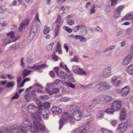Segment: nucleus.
Listing matches in <instances>:
<instances>
[{"mask_svg":"<svg viewBox=\"0 0 133 133\" xmlns=\"http://www.w3.org/2000/svg\"><path fill=\"white\" fill-rule=\"evenodd\" d=\"M5 7L4 6H0V13H3L4 11Z\"/></svg>","mask_w":133,"mask_h":133,"instance_id":"obj_63","label":"nucleus"},{"mask_svg":"<svg viewBox=\"0 0 133 133\" xmlns=\"http://www.w3.org/2000/svg\"><path fill=\"white\" fill-rule=\"evenodd\" d=\"M104 101L105 102H110L111 100V97L110 95H107L104 96Z\"/></svg>","mask_w":133,"mask_h":133,"instance_id":"obj_21","label":"nucleus"},{"mask_svg":"<svg viewBox=\"0 0 133 133\" xmlns=\"http://www.w3.org/2000/svg\"><path fill=\"white\" fill-rule=\"evenodd\" d=\"M95 6H92V8L90 10V13L91 14H93L95 13Z\"/></svg>","mask_w":133,"mask_h":133,"instance_id":"obj_56","label":"nucleus"},{"mask_svg":"<svg viewBox=\"0 0 133 133\" xmlns=\"http://www.w3.org/2000/svg\"><path fill=\"white\" fill-rule=\"evenodd\" d=\"M29 22V19H26L23 22L20 24L19 28V30H22L24 26L25 25H28Z\"/></svg>","mask_w":133,"mask_h":133,"instance_id":"obj_15","label":"nucleus"},{"mask_svg":"<svg viewBox=\"0 0 133 133\" xmlns=\"http://www.w3.org/2000/svg\"><path fill=\"white\" fill-rule=\"evenodd\" d=\"M23 123L25 127H29L31 126L32 124L29 121L28 119L26 118H24L23 119Z\"/></svg>","mask_w":133,"mask_h":133,"instance_id":"obj_16","label":"nucleus"},{"mask_svg":"<svg viewBox=\"0 0 133 133\" xmlns=\"http://www.w3.org/2000/svg\"><path fill=\"white\" fill-rule=\"evenodd\" d=\"M71 62L75 61L78 62V58L77 56H75L74 58L71 60Z\"/></svg>","mask_w":133,"mask_h":133,"instance_id":"obj_58","label":"nucleus"},{"mask_svg":"<svg viewBox=\"0 0 133 133\" xmlns=\"http://www.w3.org/2000/svg\"><path fill=\"white\" fill-rule=\"evenodd\" d=\"M82 115V114L81 111H79L77 112H76L73 114L69 115V119L71 122H73L74 120L78 121L81 119V117Z\"/></svg>","mask_w":133,"mask_h":133,"instance_id":"obj_4","label":"nucleus"},{"mask_svg":"<svg viewBox=\"0 0 133 133\" xmlns=\"http://www.w3.org/2000/svg\"><path fill=\"white\" fill-rule=\"evenodd\" d=\"M69 100L68 98L67 97H64L60 99V100L61 102H66Z\"/></svg>","mask_w":133,"mask_h":133,"instance_id":"obj_48","label":"nucleus"},{"mask_svg":"<svg viewBox=\"0 0 133 133\" xmlns=\"http://www.w3.org/2000/svg\"><path fill=\"white\" fill-rule=\"evenodd\" d=\"M130 90L128 86H127L125 87L122 89L121 90V93L123 96H125L129 94Z\"/></svg>","mask_w":133,"mask_h":133,"instance_id":"obj_12","label":"nucleus"},{"mask_svg":"<svg viewBox=\"0 0 133 133\" xmlns=\"http://www.w3.org/2000/svg\"><path fill=\"white\" fill-rule=\"evenodd\" d=\"M79 38V39H80V41L81 42L83 41L85 42L86 41L85 38L83 37L82 36H81Z\"/></svg>","mask_w":133,"mask_h":133,"instance_id":"obj_59","label":"nucleus"},{"mask_svg":"<svg viewBox=\"0 0 133 133\" xmlns=\"http://www.w3.org/2000/svg\"><path fill=\"white\" fill-rule=\"evenodd\" d=\"M65 83L66 85L69 86L71 88H74L75 87V85L74 84L69 81V82H65Z\"/></svg>","mask_w":133,"mask_h":133,"instance_id":"obj_37","label":"nucleus"},{"mask_svg":"<svg viewBox=\"0 0 133 133\" xmlns=\"http://www.w3.org/2000/svg\"><path fill=\"white\" fill-rule=\"evenodd\" d=\"M15 84L14 82L12 81L11 82H9L6 85V87L7 88H10L13 87Z\"/></svg>","mask_w":133,"mask_h":133,"instance_id":"obj_38","label":"nucleus"},{"mask_svg":"<svg viewBox=\"0 0 133 133\" xmlns=\"http://www.w3.org/2000/svg\"><path fill=\"white\" fill-rule=\"evenodd\" d=\"M49 74L50 76L52 78H54L55 76V73L54 72L51 71L50 72Z\"/></svg>","mask_w":133,"mask_h":133,"instance_id":"obj_62","label":"nucleus"},{"mask_svg":"<svg viewBox=\"0 0 133 133\" xmlns=\"http://www.w3.org/2000/svg\"><path fill=\"white\" fill-rule=\"evenodd\" d=\"M27 110L28 112L32 114L31 116L34 119H38L39 121H42L40 117L37 115L39 112L41 111V109L38 110L35 105L33 104H29L27 107Z\"/></svg>","mask_w":133,"mask_h":133,"instance_id":"obj_2","label":"nucleus"},{"mask_svg":"<svg viewBox=\"0 0 133 133\" xmlns=\"http://www.w3.org/2000/svg\"><path fill=\"white\" fill-rule=\"evenodd\" d=\"M124 6L123 5H121L118 7L117 9L115 10L121 13L124 8Z\"/></svg>","mask_w":133,"mask_h":133,"instance_id":"obj_35","label":"nucleus"},{"mask_svg":"<svg viewBox=\"0 0 133 133\" xmlns=\"http://www.w3.org/2000/svg\"><path fill=\"white\" fill-rule=\"evenodd\" d=\"M74 23V21L72 20H68L67 22V24L70 25H72Z\"/></svg>","mask_w":133,"mask_h":133,"instance_id":"obj_55","label":"nucleus"},{"mask_svg":"<svg viewBox=\"0 0 133 133\" xmlns=\"http://www.w3.org/2000/svg\"><path fill=\"white\" fill-rule=\"evenodd\" d=\"M80 108L78 105L72 104L70 106L71 111L73 114L80 111Z\"/></svg>","mask_w":133,"mask_h":133,"instance_id":"obj_8","label":"nucleus"},{"mask_svg":"<svg viewBox=\"0 0 133 133\" xmlns=\"http://www.w3.org/2000/svg\"><path fill=\"white\" fill-rule=\"evenodd\" d=\"M35 121H33V124L34 127L32 125L30 126L29 127L30 131L34 132H38L39 130L43 132L46 130V127L45 125L42 123V120L39 121L38 119H35Z\"/></svg>","mask_w":133,"mask_h":133,"instance_id":"obj_1","label":"nucleus"},{"mask_svg":"<svg viewBox=\"0 0 133 133\" xmlns=\"http://www.w3.org/2000/svg\"><path fill=\"white\" fill-rule=\"evenodd\" d=\"M57 75L60 78L64 79L66 76V73L63 71H61L59 74H58Z\"/></svg>","mask_w":133,"mask_h":133,"instance_id":"obj_26","label":"nucleus"},{"mask_svg":"<svg viewBox=\"0 0 133 133\" xmlns=\"http://www.w3.org/2000/svg\"><path fill=\"white\" fill-rule=\"evenodd\" d=\"M126 116V115L125 113L121 114L120 120L121 121H123L125 119Z\"/></svg>","mask_w":133,"mask_h":133,"instance_id":"obj_46","label":"nucleus"},{"mask_svg":"<svg viewBox=\"0 0 133 133\" xmlns=\"http://www.w3.org/2000/svg\"><path fill=\"white\" fill-rule=\"evenodd\" d=\"M25 99L27 102H30L31 98L30 95L28 94H26L25 96Z\"/></svg>","mask_w":133,"mask_h":133,"instance_id":"obj_33","label":"nucleus"},{"mask_svg":"<svg viewBox=\"0 0 133 133\" xmlns=\"http://www.w3.org/2000/svg\"><path fill=\"white\" fill-rule=\"evenodd\" d=\"M131 121L130 120H128L125 123H124L126 124L127 127L128 126H130L131 125Z\"/></svg>","mask_w":133,"mask_h":133,"instance_id":"obj_60","label":"nucleus"},{"mask_svg":"<svg viewBox=\"0 0 133 133\" xmlns=\"http://www.w3.org/2000/svg\"><path fill=\"white\" fill-rule=\"evenodd\" d=\"M10 131L9 133H19L18 125L17 124L12 125L10 128Z\"/></svg>","mask_w":133,"mask_h":133,"instance_id":"obj_10","label":"nucleus"},{"mask_svg":"<svg viewBox=\"0 0 133 133\" xmlns=\"http://www.w3.org/2000/svg\"><path fill=\"white\" fill-rule=\"evenodd\" d=\"M69 118V115L68 112H65L63 113L62 118L59 120V130H60L64 125V121H66L68 120L70 121Z\"/></svg>","mask_w":133,"mask_h":133,"instance_id":"obj_3","label":"nucleus"},{"mask_svg":"<svg viewBox=\"0 0 133 133\" xmlns=\"http://www.w3.org/2000/svg\"><path fill=\"white\" fill-rule=\"evenodd\" d=\"M40 98L41 100L46 101L49 99V96L48 95H46L44 96H41Z\"/></svg>","mask_w":133,"mask_h":133,"instance_id":"obj_41","label":"nucleus"},{"mask_svg":"<svg viewBox=\"0 0 133 133\" xmlns=\"http://www.w3.org/2000/svg\"><path fill=\"white\" fill-rule=\"evenodd\" d=\"M100 130L103 133H112V131L108 130L107 129L102 128Z\"/></svg>","mask_w":133,"mask_h":133,"instance_id":"obj_34","label":"nucleus"},{"mask_svg":"<svg viewBox=\"0 0 133 133\" xmlns=\"http://www.w3.org/2000/svg\"><path fill=\"white\" fill-rule=\"evenodd\" d=\"M61 25L59 24H57L56 25V28L55 30V36L56 37L58 35L59 33L60 30V28Z\"/></svg>","mask_w":133,"mask_h":133,"instance_id":"obj_20","label":"nucleus"},{"mask_svg":"<svg viewBox=\"0 0 133 133\" xmlns=\"http://www.w3.org/2000/svg\"><path fill=\"white\" fill-rule=\"evenodd\" d=\"M45 91L47 92L50 95H52L53 94V91L52 90H50L49 88H46L45 89Z\"/></svg>","mask_w":133,"mask_h":133,"instance_id":"obj_50","label":"nucleus"},{"mask_svg":"<svg viewBox=\"0 0 133 133\" xmlns=\"http://www.w3.org/2000/svg\"><path fill=\"white\" fill-rule=\"evenodd\" d=\"M19 130L21 133H27L26 130L25 128L22 125H20L19 126Z\"/></svg>","mask_w":133,"mask_h":133,"instance_id":"obj_28","label":"nucleus"},{"mask_svg":"<svg viewBox=\"0 0 133 133\" xmlns=\"http://www.w3.org/2000/svg\"><path fill=\"white\" fill-rule=\"evenodd\" d=\"M127 129L126 124L122 123L119 125L117 129V131L119 133H123Z\"/></svg>","mask_w":133,"mask_h":133,"instance_id":"obj_9","label":"nucleus"},{"mask_svg":"<svg viewBox=\"0 0 133 133\" xmlns=\"http://www.w3.org/2000/svg\"><path fill=\"white\" fill-rule=\"evenodd\" d=\"M90 115L89 112L87 110H85L84 111H82V114L83 116L84 117H88Z\"/></svg>","mask_w":133,"mask_h":133,"instance_id":"obj_42","label":"nucleus"},{"mask_svg":"<svg viewBox=\"0 0 133 133\" xmlns=\"http://www.w3.org/2000/svg\"><path fill=\"white\" fill-rule=\"evenodd\" d=\"M116 76H113L112 78L111 82L113 84H115L116 81Z\"/></svg>","mask_w":133,"mask_h":133,"instance_id":"obj_52","label":"nucleus"},{"mask_svg":"<svg viewBox=\"0 0 133 133\" xmlns=\"http://www.w3.org/2000/svg\"><path fill=\"white\" fill-rule=\"evenodd\" d=\"M44 113L43 112V110L41 109V111L40 112H39L38 113V114L37 115H39L41 118L40 115H41L43 116L44 118H48L49 116L50 115V113L48 112H47V111H44Z\"/></svg>","mask_w":133,"mask_h":133,"instance_id":"obj_14","label":"nucleus"},{"mask_svg":"<svg viewBox=\"0 0 133 133\" xmlns=\"http://www.w3.org/2000/svg\"><path fill=\"white\" fill-rule=\"evenodd\" d=\"M16 40H12V41H9L8 39H6L3 40V42L4 44V45H6L12 42L15 41Z\"/></svg>","mask_w":133,"mask_h":133,"instance_id":"obj_40","label":"nucleus"},{"mask_svg":"<svg viewBox=\"0 0 133 133\" xmlns=\"http://www.w3.org/2000/svg\"><path fill=\"white\" fill-rule=\"evenodd\" d=\"M97 88L100 91H105L110 88L108 83L104 81H102L97 84L96 86Z\"/></svg>","mask_w":133,"mask_h":133,"instance_id":"obj_5","label":"nucleus"},{"mask_svg":"<svg viewBox=\"0 0 133 133\" xmlns=\"http://www.w3.org/2000/svg\"><path fill=\"white\" fill-rule=\"evenodd\" d=\"M58 52L59 54H61V46L59 41L58 42L56 48V52Z\"/></svg>","mask_w":133,"mask_h":133,"instance_id":"obj_23","label":"nucleus"},{"mask_svg":"<svg viewBox=\"0 0 133 133\" xmlns=\"http://www.w3.org/2000/svg\"><path fill=\"white\" fill-rule=\"evenodd\" d=\"M120 13L117 11L115 10L114 12V17H115L117 18L120 16Z\"/></svg>","mask_w":133,"mask_h":133,"instance_id":"obj_49","label":"nucleus"},{"mask_svg":"<svg viewBox=\"0 0 133 133\" xmlns=\"http://www.w3.org/2000/svg\"><path fill=\"white\" fill-rule=\"evenodd\" d=\"M117 123V121L115 120H113L111 122V124L113 126H115Z\"/></svg>","mask_w":133,"mask_h":133,"instance_id":"obj_54","label":"nucleus"},{"mask_svg":"<svg viewBox=\"0 0 133 133\" xmlns=\"http://www.w3.org/2000/svg\"><path fill=\"white\" fill-rule=\"evenodd\" d=\"M51 58L53 59L54 61H57L58 60L59 57L55 55V52H54L52 55Z\"/></svg>","mask_w":133,"mask_h":133,"instance_id":"obj_30","label":"nucleus"},{"mask_svg":"<svg viewBox=\"0 0 133 133\" xmlns=\"http://www.w3.org/2000/svg\"><path fill=\"white\" fill-rule=\"evenodd\" d=\"M111 108L115 111H119L121 108V101L116 100L112 102Z\"/></svg>","mask_w":133,"mask_h":133,"instance_id":"obj_6","label":"nucleus"},{"mask_svg":"<svg viewBox=\"0 0 133 133\" xmlns=\"http://www.w3.org/2000/svg\"><path fill=\"white\" fill-rule=\"evenodd\" d=\"M114 110L113 109V108H111L107 109L105 110V111L107 113H108L109 114H112L114 112Z\"/></svg>","mask_w":133,"mask_h":133,"instance_id":"obj_39","label":"nucleus"},{"mask_svg":"<svg viewBox=\"0 0 133 133\" xmlns=\"http://www.w3.org/2000/svg\"><path fill=\"white\" fill-rule=\"evenodd\" d=\"M54 45V43H52L50 45H49L47 46L48 49V50H52V47Z\"/></svg>","mask_w":133,"mask_h":133,"instance_id":"obj_53","label":"nucleus"},{"mask_svg":"<svg viewBox=\"0 0 133 133\" xmlns=\"http://www.w3.org/2000/svg\"><path fill=\"white\" fill-rule=\"evenodd\" d=\"M51 110L53 113L57 115L61 114L62 112V110L61 109L57 107H53Z\"/></svg>","mask_w":133,"mask_h":133,"instance_id":"obj_13","label":"nucleus"},{"mask_svg":"<svg viewBox=\"0 0 133 133\" xmlns=\"http://www.w3.org/2000/svg\"><path fill=\"white\" fill-rule=\"evenodd\" d=\"M104 113V111L103 110H101L99 111L97 114L96 118L98 120L102 118Z\"/></svg>","mask_w":133,"mask_h":133,"instance_id":"obj_17","label":"nucleus"},{"mask_svg":"<svg viewBox=\"0 0 133 133\" xmlns=\"http://www.w3.org/2000/svg\"><path fill=\"white\" fill-rule=\"evenodd\" d=\"M78 129L80 131L79 133H85L87 131V129L84 126H82L79 127Z\"/></svg>","mask_w":133,"mask_h":133,"instance_id":"obj_24","label":"nucleus"},{"mask_svg":"<svg viewBox=\"0 0 133 133\" xmlns=\"http://www.w3.org/2000/svg\"><path fill=\"white\" fill-rule=\"evenodd\" d=\"M99 99L97 98H94L93 99L91 100L90 102H89V103L91 105L90 106L92 105L93 104H94V103H95L96 104L99 101Z\"/></svg>","mask_w":133,"mask_h":133,"instance_id":"obj_36","label":"nucleus"},{"mask_svg":"<svg viewBox=\"0 0 133 133\" xmlns=\"http://www.w3.org/2000/svg\"><path fill=\"white\" fill-rule=\"evenodd\" d=\"M45 91L47 92L50 95H52L53 94V91L52 90H50L49 88H46L45 89Z\"/></svg>","mask_w":133,"mask_h":133,"instance_id":"obj_51","label":"nucleus"},{"mask_svg":"<svg viewBox=\"0 0 133 133\" xmlns=\"http://www.w3.org/2000/svg\"><path fill=\"white\" fill-rule=\"evenodd\" d=\"M7 35L8 36H10L11 39L12 40H14L15 39V36L14 35V34L13 31H11L10 32L8 33H7Z\"/></svg>","mask_w":133,"mask_h":133,"instance_id":"obj_25","label":"nucleus"},{"mask_svg":"<svg viewBox=\"0 0 133 133\" xmlns=\"http://www.w3.org/2000/svg\"><path fill=\"white\" fill-rule=\"evenodd\" d=\"M19 43H16L11 46V49L14 50L16 49L19 47Z\"/></svg>","mask_w":133,"mask_h":133,"instance_id":"obj_29","label":"nucleus"},{"mask_svg":"<svg viewBox=\"0 0 133 133\" xmlns=\"http://www.w3.org/2000/svg\"><path fill=\"white\" fill-rule=\"evenodd\" d=\"M18 97L19 95L18 92H17L15 95L12 98V99H16L18 98Z\"/></svg>","mask_w":133,"mask_h":133,"instance_id":"obj_61","label":"nucleus"},{"mask_svg":"<svg viewBox=\"0 0 133 133\" xmlns=\"http://www.w3.org/2000/svg\"><path fill=\"white\" fill-rule=\"evenodd\" d=\"M77 73L79 75H82V74L85 75H87L85 71L84 70L80 68L79 69V71H78Z\"/></svg>","mask_w":133,"mask_h":133,"instance_id":"obj_43","label":"nucleus"},{"mask_svg":"<svg viewBox=\"0 0 133 133\" xmlns=\"http://www.w3.org/2000/svg\"><path fill=\"white\" fill-rule=\"evenodd\" d=\"M50 105V103L49 102H46L43 104V107L45 109H48Z\"/></svg>","mask_w":133,"mask_h":133,"instance_id":"obj_32","label":"nucleus"},{"mask_svg":"<svg viewBox=\"0 0 133 133\" xmlns=\"http://www.w3.org/2000/svg\"><path fill=\"white\" fill-rule=\"evenodd\" d=\"M50 28L49 27L47 26L46 25H45L44 26L43 30V33L44 34H46L50 32Z\"/></svg>","mask_w":133,"mask_h":133,"instance_id":"obj_27","label":"nucleus"},{"mask_svg":"<svg viewBox=\"0 0 133 133\" xmlns=\"http://www.w3.org/2000/svg\"><path fill=\"white\" fill-rule=\"evenodd\" d=\"M58 17H57V18L55 21L56 23H58V24H59L60 25H61V18L60 16L59 15H58L57 16Z\"/></svg>","mask_w":133,"mask_h":133,"instance_id":"obj_44","label":"nucleus"},{"mask_svg":"<svg viewBox=\"0 0 133 133\" xmlns=\"http://www.w3.org/2000/svg\"><path fill=\"white\" fill-rule=\"evenodd\" d=\"M63 28L65 30L69 33H71L72 32V29L70 28L69 27L65 26H64Z\"/></svg>","mask_w":133,"mask_h":133,"instance_id":"obj_45","label":"nucleus"},{"mask_svg":"<svg viewBox=\"0 0 133 133\" xmlns=\"http://www.w3.org/2000/svg\"><path fill=\"white\" fill-rule=\"evenodd\" d=\"M132 52L129 54L124 59L122 63L125 65H127L130 63L132 60Z\"/></svg>","mask_w":133,"mask_h":133,"instance_id":"obj_7","label":"nucleus"},{"mask_svg":"<svg viewBox=\"0 0 133 133\" xmlns=\"http://www.w3.org/2000/svg\"><path fill=\"white\" fill-rule=\"evenodd\" d=\"M127 71L130 75H133V64H130L127 69Z\"/></svg>","mask_w":133,"mask_h":133,"instance_id":"obj_19","label":"nucleus"},{"mask_svg":"<svg viewBox=\"0 0 133 133\" xmlns=\"http://www.w3.org/2000/svg\"><path fill=\"white\" fill-rule=\"evenodd\" d=\"M53 94H58L59 92V89L58 88H54L52 89Z\"/></svg>","mask_w":133,"mask_h":133,"instance_id":"obj_47","label":"nucleus"},{"mask_svg":"<svg viewBox=\"0 0 133 133\" xmlns=\"http://www.w3.org/2000/svg\"><path fill=\"white\" fill-rule=\"evenodd\" d=\"M34 35V34L32 35L31 34H30L29 35L27 41L28 43H29L31 42Z\"/></svg>","mask_w":133,"mask_h":133,"instance_id":"obj_31","label":"nucleus"},{"mask_svg":"<svg viewBox=\"0 0 133 133\" xmlns=\"http://www.w3.org/2000/svg\"><path fill=\"white\" fill-rule=\"evenodd\" d=\"M0 133H9V130L8 129H6L4 131H1Z\"/></svg>","mask_w":133,"mask_h":133,"instance_id":"obj_64","label":"nucleus"},{"mask_svg":"<svg viewBox=\"0 0 133 133\" xmlns=\"http://www.w3.org/2000/svg\"><path fill=\"white\" fill-rule=\"evenodd\" d=\"M48 66L47 65L45 64H42L39 65L35 67V68L34 69V70L35 71L36 70H39L41 69L42 68L46 67Z\"/></svg>","mask_w":133,"mask_h":133,"instance_id":"obj_22","label":"nucleus"},{"mask_svg":"<svg viewBox=\"0 0 133 133\" xmlns=\"http://www.w3.org/2000/svg\"><path fill=\"white\" fill-rule=\"evenodd\" d=\"M111 68L110 67L105 69L103 72V76L105 78H106L109 76L111 72Z\"/></svg>","mask_w":133,"mask_h":133,"instance_id":"obj_11","label":"nucleus"},{"mask_svg":"<svg viewBox=\"0 0 133 133\" xmlns=\"http://www.w3.org/2000/svg\"><path fill=\"white\" fill-rule=\"evenodd\" d=\"M31 73V71H28L24 69L22 71V75L23 76V78L29 75Z\"/></svg>","mask_w":133,"mask_h":133,"instance_id":"obj_18","label":"nucleus"},{"mask_svg":"<svg viewBox=\"0 0 133 133\" xmlns=\"http://www.w3.org/2000/svg\"><path fill=\"white\" fill-rule=\"evenodd\" d=\"M33 61V59L31 56H29L28 57L27 62L29 63Z\"/></svg>","mask_w":133,"mask_h":133,"instance_id":"obj_57","label":"nucleus"}]
</instances>
